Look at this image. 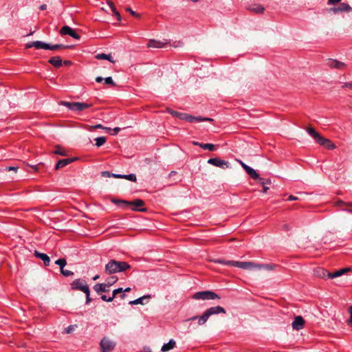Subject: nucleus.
<instances>
[{
    "instance_id": "f257e3e1",
    "label": "nucleus",
    "mask_w": 352,
    "mask_h": 352,
    "mask_svg": "<svg viewBox=\"0 0 352 352\" xmlns=\"http://www.w3.org/2000/svg\"><path fill=\"white\" fill-rule=\"evenodd\" d=\"M130 268L131 265L126 262L111 259L106 264L104 270L107 274H112L124 272Z\"/></svg>"
},
{
    "instance_id": "f03ea898",
    "label": "nucleus",
    "mask_w": 352,
    "mask_h": 352,
    "mask_svg": "<svg viewBox=\"0 0 352 352\" xmlns=\"http://www.w3.org/2000/svg\"><path fill=\"white\" fill-rule=\"evenodd\" d=\"M219 314H226V309L221 306L212 307L207 309L201 316H193L188 319V320L198 319V324L203 325L207 322L210 316Z\"/></svg>"
},
{
    "instance_id": "7ed1b4c3",
    "label": "nucleus",
    "mask_w": 352,
    "mask_h": 352,
    "mask_svg": "<svg viewBox=\"0 0 352 352\" xmlns=\"http://www.w3.org/2000/svg\"><path fill=\"white\" fill-rule=\"evenodd\" d=\"M112 202L123 209L133 207L132 210L135 211L145 212L146 210L145 208H140L144 205V201L140 199H135L133 201L114 199H112Z\"/></svg>"
},
{
    "instance_id": "20e7f679",
    "label": "nucleus",
    "mask_w": 352,
    "mask_h": 352,
    "mask_svg": "<svg viewBox=\"0 0 352 352\" xmlns=\"http://www.w3.org/2000/svg\"><path fill=\"white\" fill-rule=\"evenodd\" d=\"M60 104L67 107L69 110L73 111H82L85 109L92 107V104L79 102H70L67 101H62Z\"/></svg>"
},
{
    "instance_id": "39448f33",
    "label": "nucleus",
    "mask_w": 352,
    "mask_h": 352,
    "mask_svg": "<svg viewBox=\"0 0 352 352\" xmlns=\"http://www.w3.org/2000/svg\"><path fill=\"white\" fill-rule=\"evenodd\" d=\"M192 298L195 300L220 299V296L212 291H202L195 293Z\"/></svg>"
},
{
    "instance_id": "423d86ee",
    "label": "nucleus",
    "mask_w": 352,
    "mask_h": 352,
    "mask_svg": "<svg viewBox=\"0 0 352 352\" xmlns=\"http://www.w3.org/2000/svg\"><path fill=\"white\" fill-rule=\"evenodd\" d=\"M227 263L230 266H234L243 270H256V263L250 261H229Z\"/></svg>"
},
{
    "instance_id": "0eeeda50",
    "label": "nucleus",
    "mask_w": 352,
    "mask_h": 352,
    "mask_svg": "<svg viewBox=\"0 0 352 352\" xmlns=\"http://www.w3.org/2000/svg\"><path fill=\"white\" fill-rule=\"evenodd\" d=\"M71 288L73 290H79L82 292L86 291L89 286L87 285L86 281L81 278H77L75 279L72 283H71Z\"/></svg>"
},
{
    "instance_id": "6e6552de",
    "label": "nucleus",
    "mask_w": 352,
    "mask_h": 352,
    "mask_svg": "<svg viewBox=\"0 0 352 352\" xmlns=\"http://www.w3.org/2000/svg\"><path fill=\"white\" fill-rule=\"evenodd\" d=\"M208 163L214 166L219 167L223 169L230 168V163L227 161L221 160L218 157L210 158L208 160Z\"/></svg>"
},
{
    "instance_id": "1a4fd4ad",
    "label": "nucleus",
    "mask_w": 352,
    "mask_h": 352,
    "mask_svg": "<svg viewBox=\"0 0 352 352\" xmlns=\"http://www.w3.org/2000/svg\"><path fill=\"white\" fill-rule=\"evenodd\" d=\"M102 352H110L115 347V343L107 338H104L100 342Z\"/></svg>"
},
{
    "instance_id": "9d476101",
    "label": "nucleus",
    "mask_w": 352,
    "mask_h": 352,
    "mask_svg": "<svg viewBox=\"0 0 352 352\" xmlns=\"http://www.w3.org/2000/svg\"><path fill=\"white\" fill-rule=\"evenodd\" d=\"M330 11L334 14L339 12H352V7L346 3H341L338 7L330 8Z\"/></svg>"
},
{
    "instance_id": "9b49d317",
    "label": "nucleus",
    "mask_w": 352,
    "mask_h": 352,
    "mask_svg": "<svg viewBox=\"0 0 352 352\" xmlns=\"http://www.w3.org/2000/svg\"><path fill=\"white\" fill-rule=\"evenodd\" d=\"M60 33L61 35H69L74 38L80 39V35L78 34L72 28L68 25L63 26L60 29Z\"/></svg>"
},
{
    "instance_id": "f8f14e48",
    "label": "nucleus",
    "mask_w": 352,
    "mask_h": 352,
    "mask_svg": "<svg viewBox=\"0 0 352 352\" xmlns=\"http://www.w3.org/2000/svg\"><path fill=\"white\" fill-rule=\"evenodd\" d=\"M327 65L331 68L338 69H344L346 67L345 63L331 58L327 60Z\"/></svg>"
},
{
    "instance_id": "ddd939ff",
    "label": "nucleus",
    "mask_w": 352,
    "mask_h": 352,
    "mask_svg": "<svg viewBox=\"0 0 352 352\" xmlns=\"http://www.w3.org/2000/svg\"><path fill=\"white\" fill-rule=\"evenodd\" d=\"M35 47L36 49H44L47 50V43L41 41H32L25 45V48Z\"/></svg>"
},
{
    "instance_id": "4468645a",
    "label": "nucleus",
    "mask_w": 352,
    "mask_h": 352,
    "mask_svg": "<svg viewBox=\"0 0 352 352\" xmlns=\"http://www.w3.org/2000/svg\"><path fill=\"white\" fill-rule=\"evenodd\" d=\"M304 319L300 316H296L292 324L293 329L296 330L302 329L304 327Z\"/></svg>"
},
{
    "instance_id": "2eb2a0df",
    "label": "nucleus",
    "mask_w": 352,
    "mask_h": 352,
    "mask_svg": "<svg viewBox=\"0 0 352 352\" xmlns=\"http://www.w3.org/2000/svg\"><path fill=\"white\" fill-rule=\"evenodd\" d=\"M307 133L315 140L317 143L320 141H324L322 137L315 129L312 127H309L307 129Z\"/></svg>"
},
{
    "instance_id": "dca6fc26",
    "label": "nucleus",
    "mask_w": 352,
    "mask_h": 352,
    "mask_svg": "<svg viewBox=\"0 0 352 352\" xmlns=\"http://www.w3.org/2000/svg\"><path fill=\"white\" fill-rule=\"evenodd\" d=\"M34 255L37 258H41L43 261L44 265L45 266H49L50 265V257L46 254L41 253V252L35 250Z\"/></svg>"
},
{
    "instance_id": "f3484780",
    "label": "nucleus",
    "mask_w": 352,
    "mask_h": 352,
    "mask_svg": "<svg viewBox=\"0 0 352 352\" xmlns=\"http://www.w3.org/2000/svg\"><path fill=\"white\" fill-rule=\"evenodd\" d=\"M74 161H75V158H70V159L69 158H67V159L60 160L56 163V165L55 166V169L58 170L59 168H61L68 165L69 164H70L71 162H72Z\"/></svg>"
},
{
    "instance_id": "a211bd4d",
    "label": "nucleus",
    "mask_w": 352,
    "mask_h": 352,
    "mask_svg": "<svg viewBox=\"0 0 352 352\" xmlns=\"http://www.w3.org/2000/svg\"><path fill=\"white\" fill-rule=\"evenodd\" d=\"M349 271H351V268H349V267L342 268V269H340V270L336 271L334 273H328V278H336V277L343 275L344 274H345L346 272H349Z\"/></svg>"
},
{
    "instance_id": "6ab92c4d",
    "label": "nucleus",
    "mask_w": 352,
    "mask_h": 352,
    "mask_svg": "<svg viewBox=\"0 0 352 352\" xmlns=\"http://www.w3.org/2000/svg\"><path fill=\"white\" fill-rule=\"evenodd\" d=\"M248 10L256 14H261L264 12L265 8L259 4H253L247 8Z\"/></svg>"
},
{
    "instance_id": "aec40b11",
    "label": "nucleus",
    "mask_w": 352,
    "mask_h": 352,
    "mask_svg": "<svg viewBox=\"0 0 352 352\" xmlns=\"http://www.w3.org/2000/svg\"><path fill=\"white\" fill-rule=\"evenodd\" d=\"M48 62L56 68H59L63 65V60L60 56H54Z\"/></svg>"
},
{
    "instance_id": "412c9836",
    "label": "nucleus",
    "mask_w": 352,
    "mask_h": 352,
    "mask_svg": "<svg viewBox=\"0 0 352 352\" xmlns=\"http://www.w3.org/2000/svg\"><path fill=\"white\" fill-rule=\"evenodd\" d=\"M175 345H176L175 341L173 339H170L168 343L163 344V346L161 348V351L162 352L168 351L174 349Z\"/></svg>"
},
{
    "instance_id": "4be33fe9",
    "label": "nucleus",
    "mask_w": 352,
    "mask_h": 352,
    "mask_svg": "<svg viewBox=\"0 0 352 352\" xmlns=\"http://www.w3.org/2000/svg\"><path fill=\"white\" fill-rule=\"evenodd\" d=\"M108 287L106 283H97L94 286V289L99 294L101 292H107Z\"/></svg>"
},
{
    "instance_id": "5701e85b",
    "label": "nucleus",
    "mask_w": 352,
    "mask_h": 352,
    "mask_svg": "<svg viewBox=\"0 0 352 352\" xmlns=\"http://www.w3.org/2000/svg\"><path fill=\"white\" fill-rule=\"evenodd\" d=\"M166 43L156 40H150L147 44L148 47L162 48L165 47Z\"/></svg>"
},
{
    "instance_id": "b1692460",
    "label": "nucleus",
    "mask_w": 352,
    "mask_h": 352,
    "mask_svg": "<svg viewBox=\"0 0 352 352\" xmlns=\"http://www.w3.org/2000/svg\"><path fill=\"white\" fill-rule=\"evenodd\" d=\"M245 172L254 179H259L261 181H263V178L259 177V175L256 170L250 166L246 168Z\"/></svg>"
},
{
    "instance_id": "393cba45",
    "label": "nucleus",
    "mask_w": 352,
    "mask_h": 352,
    "mask_svg": "<svg viewBox=\"0 0 352 352\" xmlns=\"http://www.w3.org/2000/svg\"><path fill=\"white\" fill-rule=\"evenodd\" d=\"M323 140L324 141H320L319 144L321 146H323L326 147L329 150L334 149L336 148V146L334 144H333L329 139L323 138Z\"/></svg>"
},
{
    "instance_id": "a878e982",
    "label": "nucleus",
    "mask_w": 352,
    "mask_h": 352,
    "mask_svg": "<svg viewBox=\"0 0 352 352\" xmlns=\"http://www.w3.org/2000/svg\"><path fill=\"white\" fill-rule=\"evenodd\" d=\"M184 120H186L188 122H202V117L201 116H193L189 114L186 113L185 119Z\"/></svg>"
},
{
    "instance_id": "bb28decb",
    "label": "nucleus",
    "mask_w": 352,
    "mask_h": 352,
    "mask_svg": "<svg viewBox=\"0 0 352 352\" xmlns=\"http://www.w3.org/2000/svg\"><path fill=\"white\" fill-rule=\"evenodd\" d=\"M276 267V265L272 264H257L256 263V270H265L268 271L274 270Z\"/></svg>"
},
{
    "instance_id": "cd10ccee",
    "label": "nucleus",
    "mask_w": 352,
    "mask_h": 352,
    "mask_svg": "<svg viewBox=\"0 0 352 352\" xmlns=\"http://www.w3.org/2000/svg\"><path fill=\"white\" fill-rule=\"evenodd\" d=\"M69 47L68 45H65L63 44H55V45H50L47 43V50H63V49H67Z\"/></svg>"
},
{
    "instance_id": "c85d7f7f",
    "label": "nucleus",
    "mask_w": 352,
    "mask_h": 352,
    "mask_svg": "<svg viewBox=\"0 0 352 352\" xmlns=\"http://www.w3.org/2000/svg\"><path fill=\"white\" fill-rule=\"evenodd\" d=\"M107 4L109 5V8H111L112 12L115 16H116L118 21H121V15L120 13L116 10V8L113 4V3L111 1H107Z\"/></svg>"
},
{
    "instance_id": "c756f323",
    "label": "nucleus",
    "mask_w": 352,
    "mask_h": 352,
    "mask_svg": "<svg viewBox=\"0 0 352 352\" xmlns=\"http://www.w3.org/2000/svg\"><path fill=\"white\" fill-rule=\"evenodd\" d=\"M167 111L174 117L178 118L180 120H184L185 119L186 113L178 112L170 109H168Z\"/></svg>"
},
{
    "instance_id": "7c9ffc66",
    "label": "nucleus",
    "mask_w": 352,
    "mask_h": 352,
    "mask_svg": "<svg viewBox=\"0 0 352 352\" xmlns=\"http://www.w3.org/2000/svg\"><path fill=\"white\" fill-rule=\"evenodd\" d=\"M328 272L323 268L318 267L315 270V274L320 278H328Z\"/></svg>"
},
{
    "instance_id": "2f4dec72",
    "label": "nucleus",
    "mask_w": 352,
    "mask_h": 352,
    "mask_svg": "<svg viewBox=\"0 0 352 352\" xmlns=\"http://www.w3.org/2000/svg\"><path fill=\"white\" fill-rule=\"evenodd\" d=\"M96 58L97 59L101 60H108L111 63H114V60L112 59V56L111 54H98L96 56Z\"/></svg>"
},
{
    "instance_id": "473e14b6",
    "label": "nucleus",
    "mask_w": 352,
    "mask_h": 352,
    "mask_svg": "<svg viewBox=\"0 0 352 352\" xmlns=\"http://www.w3.org/2000/svg\"><path fill=\"white\" fill-rule=\"evenodd\" d=\"M199 146L204 150L214 151L216 146L212 144H199Z\"/></svg>"
},
{
    "instance_id": "72a5a7b5",
    "label": "nucleus",
    "mask_w": 352,
    "mask_h": 352,
    "mask_svg": "<svg viewBox=\"0 0 352 352\" xmlns=\"http://www.w3.org/2000/svg\"><path fill=\"white\" fill-rule=\"evenodd\" d=\"M96 145L98 147L102 146L107 141V138L104 136L95 138Z\"/></svg>"
},
{
    "instance_id": "f704fd0d",
    "label": "nucleus",
    "mask_w": 352,
    "mask_h": 352,
    "mask_svg": "<svg viewBox=\"0 0 352 352\" xmlns=\"http://www.w3.org/2000/svg\"><path fill=\"white\" fill-rule=\"evenodd\" d=\"M54 153L55 154H56V155H61V156L67 155L66 151L62 147H60V146H57L56 147V149L54 151Z\"/></svg>"
},
{
    "instance_id": "c9c22d12",
    "label": "nucleus",
    "mask_w": 352,
    "mask_h": 352,
    "mask_svg": "<svg viewBox=\"0 0 352 352\" xmlns=\"http://www.w3.org/2000/svg\"><path fill=\"white\" fill-rule=\"evenodd\" d=\"M150 298L149 296H142V297H140L133 301H131L130 302V304L131 305H138V304H142V301L144 298Z\"/></svg>"
},
{
    "instance_id": "e433bc0d",
    "label": "nucleus",
    "mask_w": 352,
    "mask_h": 352,
    "mask_svg": "<svg viewBox=\"0 0 352 352\" xmlns=\"http://www.w3.org/2000/svg\"><path fill=\"white\" fill-rule=\"evenodd\" d=\"M117 280H118L117 276H111L107 279V282L105 283L109 287L110 286L113 285L115 283H116Z\"/></svg>"
},
{
    "instance_id": "4c0bfd02",
    "label": "nucleus",
    "mask_w": 352,
    "mask_h": 352,
    "mask_svg": "<svg viewBox=\"0 0 352 352\" xmlns=\"http://www.w3.org/2000/svg\"><path fill=\"white\" fill-rule=\"evenodd\" d=\"M55 264L58 265L61 270L66 265L67 261L65 258H59L55 261Z\"/></svg>"
},
{
    "instance_id": "58836bf2",
    "label": "nucleus",
    "mask_w": 352,
    "mask_h": 352,
    "mask_svg": "<svg viewBox=\"0 0 352 352\" xmlns=\"http://www.w3.org/2000/svg\"><path fill=\"white\" fill-rule=\"evenodd\" d=\"M120 293H123V289L122 288H118V289H114L113 291V295H112V297L114 299V298L116 297V296L118 294H120ZM126 295L124 294H122L121 296H120V298L124 299L125 298Z\"/></svg>"
},
{
    "instance_id": "ea45409f",
    "label": "nucleus",
    "mask_w": 352,
    "mask_h": 352,
    "mask_svg": "<svg viewBox=\"0 0 352 352\" xmlns=\"http://www.w3.org/2000/svg\"><path fill=\"white\" fill-rule=\"evenodd\" d=\"M124 179H128L131 182L136 181V175L135 174H129V175H123Z\"/></svg>"
},
{
    "instance_id": "a19ab883",
    "label": "nucleus",
    "mask_w": 352,
    "mask_h": 352,
    "mask_svg": "<svg viewBox=\"0 0 352 352\" xmlns=\"http://www.w3.org/2000/svg\"><path fill=\"white\" fill-rule=\"evenodd\" d=\"M60 272L64 276L66 277L72 276L74 274L73 272L68 270H65L64 268L60 270Z\"/></svg>"
},
{
    "instance_id": "79ce46f5",
    "label": "nucleus",
    "mask_w": 352,
    "mask_h": 352,
    "mask_svg": "<svg viewBox=\"0 0 352 352\" xmlns=\"http://www.w3.org/2000/svg\"><path fill=\"white\" fill-rule=\"evenodd\" d=\"M104 81L106 85H110L113 86L116 85L111 77H107L104 78Z\"/></svg>"
},
{
    "instance_id": "37998d69",
    "label": "nucleus",
    "mask_w": 352,
    "mask_h": 352,
    "mask_svg": "<svg viewBox=\"0 0 352 352\" xmlns=\"http://www.w3.org/2000/svg\"><path fill=\"white\" fill-rule=\"evenodd\" d=\"M84 293L86 294V304L87 305L91 302L89 288L85 291Z\"/></svg>"
},
{
    "instance_id": "c03bdc74",
    "label": "nucleus",
    "mask_w": 352,
    "mask_h": 352,
    "mask_svg": "<svg viewBox=\"0 0 352 352\" xmlns=\"http://www.w3.org/2000/svg\"><path fill=\"white\" fill-rule=\"evenodd\" d=\"M92 128L94 129H104L106 130L107 131H111V128H108V127H104L103 126L102 124H96L95 126H93Z\"/></svg>"
},
{
    "instance_id": "a18cd8bd",
    "label": "nucleus",
    "mask_w": 352,
    "mask_h": 352,
    "mask_svg": "<svg viewBox=\"0 0 352 352\" xmlns=\"http://www.w3.org/2000/svg\"><path fill=\"white\" fill-rule=\"evenodd\" d=\"M126 11L129 12L131 15L135 17H140V14L133 11L131 8H126Z\"/></svg>"
},
{
    "instance_id": "49530a36",
    "label": "nucleus",
    "mask_w": 352,
    "mask_h": 352,
    "mask_svg": "<svg viewBox=\"0 0 352 352\" xmlns=\"http://www.w3.org/2000/svg\"><path fill=\"white\" fill-rule=\"evenodd\" d=\"M349 311L350 313V318L347 321V324L348 325L352 327V306L349 307Z\"/></svg>"
},
{
    "instance_id": "de8ad7c7",
    "label": "nucleus",
    "mask_w": 352,
    "mask_h": 352,
    "mask_svg": "<svg viewBox=\"0 0 352 352\" xmlns=\"http://www.w3.org/2000/svg\"><path fill=\"white\" fill-rule=\"evenodd\" d=\"M76 327V325H69L68 327H67L65 329V332L66 333H70L73 332V331L75 329Z\"/></svg>"
},
{
    "instance_id": "09e8293b",
    "label": "nucleus",
    "mask_w": 352,
    "mask_h": 352,
    "mask_svg": "<svg viewBox=\"0 0 352 352\" xmlns=\"http://www.w3.org/2000/svg\"><path fill=\"white\" fill-rule=\"evenodd\" d=\"M101 299L103 300V301H105V302H111L113 301V297H109L107 298V296L106 295H102L101 296Z\"/></svg>"
},
{
    "instance_id": "8fccbe9b",
    "label": "nucleus",
    "mask_w": 352,
    "mask_h": 352,
    "mask_svg": "<svg viewBox=\"0 0 352 352\" xmlns=\"http://www.w3.org/2000/svg\"><path fill=\"white\" fill-rule=\"evenodd\" d=\"M228 261H225V260H223V259H218V260H215L214 261V263H221V264H223V265H229L227 263H228Z\"/></svg>"
},
{
    "instance_id": "3c124183",
    "label": "nucleus",
    "mask_w": 352,
    "mask_h": 352,
    "mask_svg": "<svg viewBox=\"0 0 352 352\" xmlns=\"http://www.w3.org/2000/svg\"><path fill=\"white\" fill-rule=\"evenodd\" d=\"M342 0H328V4L329 5H335L339 2H340Z\"/></svg>"
},
{
    "instance_id": "603ef678",
    "label": "nucleus",
    "mask_w": 352,
    "mask_h": 352,
    "mask_svg": "<svg viewBox=\"0 0 352 352\" xmlns=\"http://www.w3.org/2000/svg\"><path fill=\"white\" fill-rule=\"evenodd\" d=\"M102 176L109 177L112 176V174H111L109 171H103L102 172Z\"/></svg>"
},
{
    "instance_id": "864d4df0",
    "label": "nucleus",
    "mask_w": 352,
    "mask_h": 352,
    "mask_svg": "<svg viewBox=\"0 0 352 352\" xmlns=\"http://www.w3.org/2000/svg\"><path fill=\"white\" fill-rule=\"evenodd\" d=\"M342 87H348L351 89H352V82H345L342 85Z\"/></svg>"
},
{
    "instance_id": "5fc2aeb1",
    "label": "nucleus",
    "mask_w": 352,
    "mask_h": 352,
    "mask_svg": "<svg viewBox=\"0 0 352 352\" xmlns=\"http://www.w3.org/2000/svg\"><path fill=\"white\" fill-rule=\"evenodd\" d=\"M18 169L17 166H8L6 168V170H14L16 171Z\"/></svg>"
},
{
    "instance_id": "6e6d98bb",
    "label": "nucleus",
    "mask_w": 352,
    "mask_h": 352,
    "mask_svg": "<svg viewBox=\"0 0 352 352\" xmlns=\"http://www.w3.org/2000/svg\"><path fill=\"white\" fill-rule=\"evenodd\" d=\"M239 164H241V166H242V168L246 170V168L247 167H249V166H248L247 164H245L244 162H243L241 160H239Z\"/></svg>"
},
{
    "instance_id": "4d7b16f0",
    "label": "nucleus",
    "mask_w": 352,
    "mask_h": 352,
    "mask_svg": "<svg viewBox=\"0 0 352 352\" xmlns=\"http://www.w3.org/2000/svg\"><path fill=\"white\" fill-rule=\"evenodd\" d=\"M113 133H112L113 135H116L117 133H118V132L120 131V128L119 127H115L113 129Z\"/></svg>"
},
{
    "instance_id": "13d9d810",
    "label": "nucleus",
    "mask_w": 352,
    "mask_h": 352,
    "mask_svg": "<svg viewBox=\"0 0 352 352\" xmlns=\"http://www.w3.org/2000/svg\"><path fill=\"white\" fill-rule=\"evenodd\" d=\"M112 177H113L115 178H123L124 177L123 175H121V174H112Z\"/></svg>"
},
{
    "instance_id": "bf43d9fd",
    "label": "nucleus",
    "mask_w": 352,
    "mask_h": 352,
    "mask_svg": "<svg viewBox=\"0 0 352 352\" xmlns=\"http://www.w3.org/2000/svg\"><path fill=\"white\" fill-rule=\"evenodd\" d=\"M298 199V197H295V196H293V195H290L289 197H288V200L289 201H295V200H297Z\"/></svg>"
},
{
    "instance_id": "052dcab7",
    "label": "nucleus",
    "mask_w": 352,
    "mask_h": 352,
    "mask_svg": "<svg viewBox=\"0 0 352 352\" xmlns=\"http://www.w3.org/2000/svg\"><path fill=\"white\" fill-rule=\"evenodd\" d=\"M103 80H104V78H102V77H100V76H98V77H96V81L97 82H102Z\"/></svg>"
},
{
    "instance_id": "680f3d73",
    "label": "nucleus",
    "mask_w": 352,
    "mask_h": 352,
    "mask_svg": "<svg viewBox=\"0 0 352 352\" xmlns=\"http://www.w3.org/2000/svg\"><path fill=\"white\" fill-rule=\"evenodd\" d=\"M262 184L263 186V192H267V191L269 190V188L265 185V182H262Z\"/></svg>"
},
{
    "instance_id": "e2e57ef3",
    "label": "nucleus",
    "mask_w": 352,
    "mask_h": 352,
    "mask_svg": "<svg viewBox=\"0 0 352 352\" xmlns=\"http://www.w3.org/2000/svg\"><path fill=\"white\" fill-rule=\"evenodd\" d=\"M203 121H208V122H212L213 119L210 118H203L202 117V122Z\"/></svg>"
},
{
    "instance_id": "0e129e2a",
    "label": "nucleus",
    "mask_w": 352,
    "mask_h": 352,
    "mask_svg": "<svg viewBox=\"0 0 352 352\" xmlns=\"http://www.w3.org/2000/svg\"><path fill=\"white\" fill-rule=\"evenodd\" d=\"M63 64H64L65 65H72V62L70 60H65V61H63Z\"/></svg>"
},
{
    "instance_id": "69168bd1",
    "label": "nucleus",
    "mask_w": 352,
    "mask_h": 352,
    "mask_svg": "<svg viewBox=\"0 0 352 352\" xmlns=\"http://www.w3.org/2000/svg\"><path fill=\"white\" fill-rule=\"evenodd\" d=\"M141 352H151V350L148 347H145Z\"/></svg>"
},
{
    "instance_id": "338daca9",
    "label": "nucleus",
    "mask_w": 352,
    "mask_h": 352,
    "mask_svg": "<svg viewBox=\"0 0 352 352\" xmlns=\"http://www.w3.org/2000/svg\"><path fill=\"white\" fill-rule=\"evenodd\" d=\"M46 8H47V6H46L45 4H43V5H41V6H40V9H41V10H45Z\"/></svg>"
},
{
    "instance_id": "774afa93",
    "label": "nucleus",
    "mask_w": 352,
    "mask_h": 352,
    "mask_svg": "<svg viewBox=\"0 0 352 352\" xmlns=\"http://www.w3.org/2000/svg\"><path fill=\"white\" fill-rule=\"evenodd\" d=\"M283 228L285 230H289L290 229L289 226L287 224H284L283 225Z\"/></svg>"
}]
</instances>
